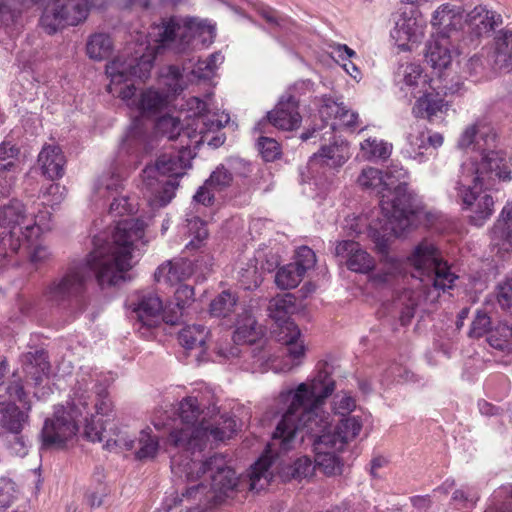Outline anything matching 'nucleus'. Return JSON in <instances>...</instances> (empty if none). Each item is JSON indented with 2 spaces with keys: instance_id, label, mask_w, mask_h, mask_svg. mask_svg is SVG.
Returning a JSON list of instances; mask_svg holds the SVG:
<instances>
[{
  "instance_id": "37",
  "label": "nucleus",
  "mask_w": 512,
  "mask_h": 512,
  "mask_svg": "<svg viewBox=\"0 0 512 512\" xmlns=\"http://www.w3.org/2000/svg\"><path fill=\"white\" fill-rule=\"evenodd\" d=\"M238 298L230 291H223L210 303L209 314L214 318H227L235 311Z\"/></svg>"
},
{
  "instance_id": "43",
  "label": "nucleus",
  "mask_w": 512,
  "mask_h": 512,
  "mask_svg": "<svg viewBox=\"0 0 512 512\" xmlns=\"http://www.w3.org/2000/svg\"><path fill=\"white\" fill-rule=\"evenodd\" d=\"M284 345L287 349L286 361L284 362L281 370L289 372L303 364L306 357L307 347L302 336L298 340H292L290 343H286Z\"/></svg>"
},
{
  "instance_id": "44",
  "label": "nucleus",
  "mask_w": 512,
  "mask_h": 512,
  "mask_svg": "<svg viewBox=\"0 0 512 512\" xmlns=\"http://www.w3.org/2000/svg\"><path fill=\"white\" fill-rule=\"evenodd\" d=\"M360 147L363 156L368 160H386L392 152L391 144L377 138L365 139Z\"/></svg>"
},
{
  "instance_id": "36",
  "label": "nucleus",
  "mask_w": 512,
  "mask_h": 512,
  "mask_svg": "<svg viewBox=\"0 0 512 512\" xmlns=\"http://www.w3.org/2000/svg\"><path fill=\"white\" fill-rule=\"evenodd\" d=\"M239 325L233 333L236 344H254L266 334V329L260 322H238Z\"/></svg>"
},
{
  "instance_id": "24",
  "label": "nucleus",
  "mask_w": 512,
  "mask_h": 512,
  "mask_svg": "<svg viewBox=\"0 0 512 512\" xmlns=\"http://www.w3.org/2000/svg\"><path fill=\"white\" fill-rule=\"evenodd\" d=\"M82 370H91L92 374L94 375L93 380L89 381L88 392H87V395H88L87 403L89 404L91 391L95 390L96 402H95L94 408L96 410V414L101 415V416H111L113 413V403H112L111 399L109 398V394L107 391L108 383L102 382L101 375L99 373H97L96 370H94L92 368H88V367L87 368L82 367L79 372H81ZM88 411L90 412L89 408H88ZM90 415H91V417H93L92 414H90ZM92 420H94V418H92L91 421Z\"/></svg>"
},
{
  "instance_id": "3",
  "label": "nucleus",
  "mask_w": 512,
  "mask_h": 512,
  "mask_svg": "<svg viewBox=\"0 0 512 512\" xmlns=\"http://www.w3.org/2000/svg\"><path fill=\"white\" fill-rule=\"evenodd\" d=\"M211 34L210 27L196 19L179 21L174 18L154 25L149 37L157 43L151 46L150 42H141L132 47L130 43L121 53L106 65V74L110 78L107 90L111 94H117L132 77L145 79L153 67L156 50L169 48L177 53H183L194 47L195 42L201 41L204 34Z\"/></svg>"
},
{
  "instance_id": "62",
  "label": "nucleus",
  "mask_w": 512,
  "mask_h": 512,
  "mask_svg": "<svg viewBox=\"0 0 512 512\" xmlns=\"http://www.w3.org/2000/svg\"><path fill=\"white\" fill-rule=\"evenodd\" d=\"M162 77L163 83L169 92L178 94L183 90L182 71L178 66H168L166 72L162 74Z\"/></svg>"
},
{
  "instance_id": "13",
  "label": "nucleus",
  "mask_w": 512,
  "mask_h": 512,
  "mask_svg": "<svg viewBox=\"0 0 512 512\" xmlns=\"http://www.w3.org/2000/svg\"><path fill=\"white\" fill-rule=\"evenodd\" d=\"M119 98L133 110H137L143 116L159 113L167 104V96L155 89L148 88L136 96L133 83L126 84L119 91Z\"/></svg>"
},
{
  "instance_id": "39",
  "label": "nucleus",
  "mask_w": 512,
  "mask_h": 512,
  "mask_svg": "<svg viewBox=\"0 0 512 512\" xmlns=\"http://www.w3.org/2000/svg\"><path fill=\"white\" fill-rule=\"evenodd\" d=\"M373 241L375 244L376 251L381 254V261L384 263L387 272L386 274L393 275L402 271V262L388 254V238L386 234L381 235L379 232H374Z\"/></svg>"
},
{
  "instance_id": "54",
  "label": "nucleus",
  "mask_w": 512,
  "mask_h": 512,
  "mask_svg": "<svg viewBox=\"0 0 512 512\" xmlns=\"http://www.w3.org/2000/svg\"><path fill=\"white\" fill-rule=\"evenodd\" d=\"M343 103L337 102L331 97L324 96L322 98V104L319 108V115L325 125L323 128H327L329 130V124L331 122H336L339 114L342 112Z\"/></svg>"
},
{
  "instance_id": "52",
  "label": "nucleus",
  "mask_w": 512,
  "mask_h": 512,
  "mask_svg": "<svg viewBox=\"0 0 512 512\" xmlns=\"http://www.w3.org/2000/svg\"><path fill=\"white\" fill-rule=\"evenodd\" d=\"M359 125L360 121L358 113L348 109L346 106L343 105L342 112L339 114L337 121L331 122L329 124V130H326L323 133V136L333 135L334 131L337 128L355 130Z\"/></svg>"
},
{
  "instance_id": "8",
  "label": "nucleus",
  "mask_w": 512,
  "mask_h": 512,
  "mask_svg": "<svg viewBox=\"0 0 512 512\" xmlns=\"http://www.w3.org/2000/svg\"><path fill=\"white\" fill-rule=\"evenodd\" d=\"M191 150L182 145L177 153L160 155L154 165L145 167L142 173L143 185L147 191L159 193L155 201L159 206L167 205L179 186L178 178L190 167Z\"/></svg>"
},
{
  "instance_id": "16",
  "label": "nucleus",
  "mask_w": 512,
  "mask_h": 512,
  "mask_svg": "<svg viewBox=\"0 0 512 512\" xmlns=\"http://www.w3.org/2000/svg\"><path fill=\"white\" fill-rule=\"evenodd\" d=\"M126 308L138 318H157L162 320H170L166 318V303L153 292L136 291L129 295L126 300Z\"/></svg>"
},
{
  "instance_id": "51",
  "label": "nucleus",
  "mask_w": 512,
  "mask_h": 512,
  "mask_svg": "<svg viewBox=\"0 0 512 512\" xmlns=\"http://www.w3.org/2000/svg\"><path fill=\"white\" fill-rule=\"evenodd\" d=\"M63 16L72 17L74 22H67V26H75L83 22L88 16L85 0H63Z\"/></svg>"
},
{
  "instance_id": "23",
  "label": "nucleus",
  "mask_w": 512,
  "mask_h": 512,
  "mask_svg": "<svg viewBox=\"0 0 512 512\" xmlns=\"http://www.w3.org/2000/svg\"><path fill=\"white\" fill-rule=\"evenodd\" d=\"M30 406L25 411L21 410L15 403L7 402L0 405V426L3 433L22 432L29 423Z\"/></svg>"
},
{
  "instance_id": "26",
  "label": "nucleus",
  "mask_w": 512,
  "mask_h": 512,
  "mask_svg": "<svg viewBox=\"0 0 512 512\" xmlns=\"http://www.w3.org/2000/svg\"><path fill=\"white\" fill-rule=\"evenodd\" d=\"M499 19L500 15L479 5L466 14L465 23L476 36H481L494 30Z\"/></svg>"
},
{
  "instance_id": "4",
  "label": "nucleus",
  "mask_w": 512,
  "mask_h": 512,
  "mask_svg": "<svg viewBox=\"0 0 512 512\" xmlns=\"http://www.w3.org/2000/svg\"><path fill=\"white\" fill-rule=\"evenodd\" d=\"M334 389L335 382L330 374L319 371L310 383H301L295 390L281 392L280 400L290 401V404L273 433V445L278 442L280 451L287 452L294 447L300 433L302 441L309 437L313 443L330 433V415L322 405Z\"/></svg>"
},
{
  "instance_id": "35",
  "label": "nucleus",
  "mask_w": 512,
  "mask_h": 512,
  "mask_svg": "<svg viewBox=\"0 0 512 512\" xmlns=\"http://www.w3.org/2000/svg\"><path fill=\"white\" fill-rule=\"evenodd\" d=\"M208 335L209 331L203 324L192 323L187 324L180 330L178 340L184 348L193 349L204 345Z\"/></svg>"
},
{
  "instance_id": "17",
  "label": "nucleus",
  "mask_w": 512,
  "mask_h": 512,
  "mask_svg": "<svg viewBox=\"0 0 512 512\" xmlns=\"http://www.w3.org/2000/svg\"><path fill=\"white\" fill-rule=\"evenodd\" d=\"M41 0H0V28L8 33L23 26V14Z\"/></svg>"
},
{
  "instance_id": "15",
  "label": "nucleus",
  "mask_w": 512,
  "mask_h": 512,
  "mask_svg": "<svg viewBox=\"0 0 512 512\" xmlns=\"http://www.w3.org/2000/svg\"><path fill=\"white\" fill-rule=\"evenodd\" d=\"M267 122L283 131L299 128L302 122L299 101L291 94L283 95L275 108L267 113Z\"/></svg>"
},
{
  "instance_id": "38",
  "label": "nucleus",
  "mask_w": 512,
  "mask_h": 512,
  "mask_svg": "<svg viewBox=\"0 0 512 512\" xmlns=\"http://www.w3.org/2000/svg\"><path fill=\"white\" fill-rule=\"evenodd\" d=\"M409 149L408 153L413 159H418L420 162L428 150L427 135L424 127L415 124L410 127V132L407 136Z\"/></svg>"
},
{
  "instance_id": "11",
  "label": "nucleus",
  "mask_w": 512,
  "mask_h": 512,
  "mask_svg": "<svg viewBox=\"0 0 512 512\" xmlns=\"http://www.w3.org/2000/svg\"><path fill=\"white\" fill-rule=\"evenodd\" d=\"M184 472L191 481L198 480L208 473L215 503L221 502L238 484L235 471L226 465L225 458L221 455H214L206 461L191 460L184 464Z\"/></svg>"
},
{
  "instance_id": "55",
  "label": "nucleus",
  "mask_w": 512,
  "mask_h": 512,
  "mask_svg": "<svg viewBox=\"0 0 512 512\" xmlns=\"http://www.w3.org/2000/svg\"><path fill=\"white\" fill-rule=\"evenodd\" d=\"M187 227L190 235L193 237L187 244V247L198 248L202 241L208 237L206 223L197 216L187 219Z\"/></svg>"
},
{
  "instance_id": "9",
  "label": "nucleus",
  "mask_w": 512,
  "mask_h": 512,
  "mask_svg": "<svg viewBox=\"0 0 512 512\" xmlns=\"http://www.w3.org/2000/svg\"><path fill=\"white\" fill-rule=\"evenodd\" d=\"M408 260L414 267L412 276L419 279L424 287L446 291L453 287L457 279L439 249L428 240L420 242Z\"/></svg>"
},
{
  "instance_id": "20",
  "label": "nucleus",
  "mask_w": 512,
  "mask_h": 512,
  "mask_svg": "<svg viewBox=\"0 0 512 512\" xmlns=\"http://www.w3.org/2000/svg\"><path fill=\"white\" fill-rule=\"evenodd\" d=\"M194 101L196 102L197 110L194 120L195 131H198L200 134V139L196 143H202L206 140L209 132L220 130L229 121V116L227 114L210 113L206 102L198 98H195Z\"/></svg>"
},
{
  "instance_id": "40",
  "label": "nucleus",
  "mask_w": 512,
  "mask_h": 512,
  "mask_svg": "<svg viewBox=\"0 0 512 512\" xmlns=\"http://www.w3.org/2000/svg\"><path fill=\"white\" fill-rule=\"evenodd\" d=\"M113 43L109 35L96 33L92 35L86 45L87 54L91 59L103 60L112 51Z\"/></svg>"
},
{
  "instance_id": "45",
  "label": "nucleus",
  "mask_w": 512,
  "mask_h": 512,
  "mask_svg": "<svg viewBox=\"0 0 512 512\" xmlns=\"http://www.w3.org/2000/svg\"><path fill=\"white\" fill-rule=\"evenodd\" d=\"M155 129L158 134L166 136L169 140H174L178 137H190L189 131L182 129L180 120L170 115L159 118L155 124Z\"/></svg>"
},
{
  "instance_id": "25",
  "label": "nucleus",
  "mask_w": 512,
  "mask_h": 512,
  "mask_svg": "<svg viewBox=\"0 0 512 512\" xmlns=\"http://www.w3.org/2000/svg\"><path fill=\"white\" fill-rule=\"evenodd\" d=\"M396 81L401 85V90L405 87L411 90V95L417 97L418 93L426 87V77L422 75L420 65L415 63H404L399 65L396 71Z\"/></svg>"
},
{
  "instance_id": "63",
  "label": "nucleus",
  "mask_w": 512,
  "mask_h": 512,
  "mask_svg": "<svg viewBox=\"0 0 512 512\" xmlns=\"http://www.w3.org/2000/svg\"><path fill=\"white\" fill-rule=\"evenodd\" d=\"M223 61L224 56L220 52L213 53L206 60L198 63L194 73L199 78H209Z\"/></svg>"
},
{
  "instance_id": "22",
  "label": "nucleus",
  "mask_w": 512,
  "mask_h": 512,
  "mask_svg": "<svg viewBox=\"0 0 512 512\" xmlns=\"http://www.w3.org/2000/svg\"><path fill=\"white\" fill-rule=\"evenodd\" d=\"M392 37L396 40L398 46L406 50L409 48V43H417L423 37V29L418 21L413 16L407 17L403 13L396 21L395 28L392 32Z\"/></svg>"
},
{
  "instance_id": "2",
  "label": "nucleus",
  "mask_w": 512,
  "mask_h": 512,
  "mask_svg": "<svg viewBox=\"0 0 512 512\" xmlns=\"http://www.w3.org/2000/svg\"><path fill=\"white\" fill-rule=\"evenodd\" d=\"M496 143L494 128L484 121L466 127L458 140L460 148L473 147L479 152V157L461 165L455 187L463 208L471 212L470 222L476 226H481L494 210L493 197L486 191L512 179V158L506 151L496 149Z\"/></svg>"
},
{
  "instance_id": "50",
  "label": "nucleus",
  "mask_w": 512,
  "mask_h": 512,
  "mask_svg": "<svg viewBox=\"0 0 512 512\" xmlns=\"http://www.w3.org/2000/svg\"><path fill=\"white\" fill-rule=\"evenodd\" d=\"M139 449L135 456L139 460L152 459L157 455L159 449V441L157 437L151 436L148 430L140 432Z\"/></svg>"
},
{
  "instance_id": "61",
  "label": "nucleus",
  "mask_w": 512,
  "mask_h": 512,
  "mask_svg": "<svg viewBox=\"0 0 512 512\" xmlns=\"http://www.w3.org/2000/svg\"><path fill=\"white\" fill-rule=\"evenodd\" d=\"M258 149L261 153L262 158L266 162H273L280 158L281 148L279 143L269 137H260L258 140Z\"/></svg>"
},
{
  "instance_id": "5",
  "label": "nucleus",
  "mask_w": 512,
  "mask_h": 512,
  "mask_svg": "<svg viewBox=\"0 0 512 512\" xmlns=\"http://www.w3.org/2000/svg\"><path fill=\"white\" fill-rule=\"evenodd\" d=\"M91 370H82L77 373L76 383L72 389L70 401L67 406L56 407L51 418L44 422L41 437L46 447H63L72 440L79 430V422L88 421V386L93 380Z\"/></svg>"
},
{
  "instance_id": "12",
  "label": "nucleus",
  "mask_w": 512,
  "mask_h": 512,
  "mask_svg": "<svg viewBox=\"0 0 512 512\" xmlns=\"http://www.w3.org/2000/svg\"><path fill=\"white\" fill-rule=\"evenodd\" d=\"M84 434L92 442L104 441L108 450H131L134 447V437L117 427L114 420L108 419L104 423L92 420L85 424Z\"/></svg>"
},
{
  "instance_id": "10",
  "label": "nucleus",
  "mask_w": 512,
  "mask_h": 512,
  "mask_svg": "<svg viewBox=\"0 0 512 512\" xmlns=\"http://www.w3.org/2000/svg\"><path fill=\"white\" fill-rule=\"evenodd\" d=\"M51 212L44 206L29 217L22 201L13 198L0 205V227L18 231L27 242L33 243L41 233L50 230Z\"/></svg>"
},
{
  "instance_id": "14",
  "label": "nucleus",
  "mask_w": 512,
  "mask_h": 512,
  "mask_svg": "<svg viewBox=\"0 0 512 512\" xmlns=\"http://www.w3.org/2000/svg\"><path fill=\"white\" fill-rule=\"evenodd\" d=\"M334 256L340 264H344L352 272L367 274L375 267L374 258L353 240H342L334 249Z\"/></svg>"
},
{
  "instance_id": "33",
  "label": "nucleus",
  "mask_w": 512,
  "mask_h": 512,
  "mask_svg": "<svg viewBox=\"0 0 512 512\" xmlns=\"http://www.w3.org/2000/svg\"><path fill=\"white\" fill-rule=\"evenodd\" d=\"M426 61L434 69L442 70L447 68L451 61L452 56L448 48L447 39L434 40L428 43L426 49Z\"/></svg>"
},
{
  "instance_id": "46",
  "label": "nucleus",
  "mask_w": 512,
  "mask_h": 512,
  "mask_svg": "<svg viewBox=\"0 0 512 512\" xmlns=\"http://www.w3.org/2000/svg\"><path fill=\"white\" fill-rule=\"evenodd\" d=\"M494 62L500 69L512 66V31H505L497 39Z\"/></svg>"
},
{
  "instance_id": "34",
  "label": "nucleus",
  "mask_w": 512,
  "mask_h": 512,
  "mask_svg": "<svg viewBox=\"0 0 512 512\" xmlns=\"http://www.w3.org/2000/svg\"><path fill=\"white\" fill-rule=\"evenodd\" d=\"M271 464L272 458L265 454L251 466L249 472L251 491H260L269 485L272 478V473L269 471Z\"/></svg>"
},
{
  "instance_id": "1",
  "label": "nucleus",
  "mask_w": 512,
  "mask_h": 512,
  "mask_svg": "<svg viewBox=\"0 0 512 512\" xmlns=\"http://www.w3.org/2000/svg\"><path fill=\"white\" fill-rule=\"evenodd\" d=\"M144 222L126 218L117 223L111 238L96 236L93 250L84 258L68 263L65 270L44 288L43 296L70 317H80L88 308V285L94 273L101 288L116 285L132 268L134 251L144 236Z\"/></svg>"
},
{
  "instance_id": "30",
  "label": "nucleus",
  "mask_w": 512,
  "mask_h": 512,
  "mask_svg": "<svg viewBox=\"0 0 512 512\" xmlns=\"http://www.w3.org/2000/svg\"><path fill=\"white\" fill-rule=\"evenodd\" d=\"M322 436L318 441L313 443L315 452V465L322 468L325 474L334 475L341 472V463L336 452L340 450L333 449Z\"/></svg>"
},
{
  "instance_id": "41",
  "label": "nucleus",
  "mask_w": 512,
  "mask_h": 512,
  "mask_svg": "<svg viewBox=\"0 0 512 512\" xmlns=\"http://www.w3.org/2000/svg\"><path fill=\"white\" fill-rule=\"evenodd\" d=\"M304 276L303 269H299L297 265L289 263L277 271L275 283L280 289H293L299 285Z\"/></svg>"
},
{
  "instance_id": "19",
  "label": "nucleus",
  "mask_w": 512,
  "mask_h": 512,
  "mask_svg": "<svg viewBox=\"0 0 512 512\" xmlns=\"http://www.w3.org/2000/svg\"><path fill=\"white\" fill-rule=\"evenodd\" d=\"M329 144L321 145L311 158V164H320L332 168L341 167L349 159V148L343 141H338L334 134L329 135Z\"/></svg>"
},
{
  "instance_id": "42",
  "label": "nucleus",
  "mask_w": 512,
  "mask_h": 512,
  "mask_svg": "<svg viewBox=\"0 0 512 512\" xmlns=\"http://www.w3.org/2000/svg\"><path fill=\"white\" fill-rule=\"evenodd\" d=\"M268 309L271 320H288L297 310L295 298L291 294L274 298L270 301Z\"/></svg>"
},
{
  "instance_id": "29",
  "label": "nucleus",
  "mask_w": 512,
  "mask_h": 512,
  "mask_svg": "<svg viewBox=\"0 0 512 512\" xmlns=\"http://www.w3.org/2000/svg\"><path fill=\"white\" fill-rule=\"evenodd\" d=\"M423 95L418 97L412 112L417 118H427L431 120L438 113H443L447 110V103L439 93L428 92L426 89L422 90Z\"/></svg>"
},
{
  "instance_id": "6",
  "label": "nucleus",
  "mask_w": 512,
  "mask_h": 512,
  "mask_svg": "<svg viewBox=\"0 0 512 512\" xmlns=\"http://www.w3.org/2000/svg\"><path fill=\"white\" fill-rule=\"evenodd\" d=\"M380 206L386 219L385 231L396 237L402 236L414 226L420 213L414 197L407 189V172L400 164H391L383 175Z\"/></svg>"
},
{
  "instance_id": "47",
  "label": "nucleus",
  "mask_w": 512,
  "mask_h": 512,
  "mask_svg": "<svg viewBox=\"0 0 512 512\" xmlns=\"http://www.w3.org/2000/svg\"><path fill=\"white\" fill-rule=\"evenodd\" d=\"M270 330L271 336L283 345L292 340H298L302 336L295 322H272Z\"/></svg>"
},
{
  "instance_id": "7",
  "label": "nucleus",
  "mask_w": 512,
  "mask_h": 512,
  "mask_svg": "<svg viewBox=\"0 0 512 512\" xmlns=\"http://www.w3.org/2000/svg\"><path fill=\"white\" fill-rule=\"evenodd\" d=\"M202 409L197 398L188 396L181 400L178 407L180 426L175 427L169 435V443L186 451H202L209 437L224 441L236 431V421L225 418L221 425L210 427L205 421L199 422Z\"/></svg>"
},
{
  "instance_id": "57",
  "label": "nucleus",
  "mask_w": 512,
  "mask_h": 512,
  "mask_svg": "<svg viewBox=\"0 0 512 512\" xmlns=\"http://www.w3.org/2000/svg\"><path fill=\"white\" fill-rule=\"evenodd\" d=\"M458 15H460V7L446 3L434 11L431 18V24L434 27H440L442 25L448 26L451 24L452 19Z\"/></svg>"
},
{
  "instance_id": "49",
  "label": "nucleus",
  "mask_w": 512,
  "mask_h": 512,
  "mask_svg": "<svg viewBox=\"0 0 512 512\" xmlns=\"http://www.w3.org/2000/svg\"><path fill=\"white\" fill-rule=\"evenodd\" d=\"M0 438L11 454L18 457H24L28 454L30 442L22 432L2 433Z\"/></svg>"
},
{
  "instance_id": "18",
  "label": "nucleus",
  "mask_w": 512,
  "mask_h": 512,
  "mask_svg": "<svg viewBox=\"0 0 512 512\" xmlns=\"http://www.w3.org/2000/svg\"><path fill=\"white\" fill-rule=\"evenodd\" d=\"M363 427V421L360 416L351 415L342 418L335 426L333 431L323 435L324 441H327L333 449L343 450L345 446L353 441L360 433Z\"/></svg>"
},
{
  "instance_id": "31",
  "label": "nucleus",
  "mask_w": 512,
  "mask_h": 512,
  "mask_svg": "<svg viewBox=\"0 0 512 512\" xmlns=\"http://www.w3.org/2000/svg\"><path fill=\"white\" fill-rule=\"evenodd\" d=\"M194 289L189 285H180L171 300L166 302V318L178 320L186 316V310L192 304Z\"/></svg>"
},
{
  "instance_id": "28",
  "label": "nucleus",
  "mask_w": 512,
  "mask_h": 512,
  "mask_svg": "<svg viewBox=\"0 0 512 512\" xmlns=\"http://www.w3.org/2000/svg\"><path fill=\"white\" fill-rule=\"evenodd\" d=\"M24 358V370L27 379L32 380L35 386L40 385L50 371L47 352L43 349H38L26 353Z\"/></svg>"
},
{
  "instance_id": "56",
  "label": "nucleus",
  "mask_w": 512,
  "mask_h": 512,
  "mask_svg": "<svg viewBox=\"0 0 512 512\" xmlns=\"http://www.w3.org/2000/svg\"><path fill=\"white\" fill-rule=\"evenodd\" d=\"M384 177L382 172L374 167H365L358 176L357 183L365 189H383Z\"/></svg>"
},
{
  "instance_id": "27",
  "label": "nucleus",
  "mask_w": 512,
  "mask_h": 512,
  "mask_svg": "<svg viewBox=\"0 0 512 512\" xmlns=\"http://www.w3.org/2000/svg\"><path fill=\"white\" fill-rule=\"evenodd\" d=\"M63 0H52L45 6L40 17V26L47 34H54L65 28L67 22H74L72 17L63 16Z\"/></svg>"
},
{
  "instance_id": "59",
  "label": "nucleus",
  "mask_w": 512,
  "mask_h": 512,
  "mask_svg": "<svg viewBox=\"0 0 512 512\" xmlns=\"http://www.w3.org/2000/svg\"><path fill=\"white\" fill-rule=\"evenodd\" d=\"M146 138V130L143 125L135 120L132 126L127 131V134L123 140V147L129 149L138 148L144 145Z\"/></svg>"
},
{
  "instance_id": "64",
  "label": "nucleus",
  "mask_w": 512,
  "mask_h": 512,
  "mask_svg": "<svg viewBox=\"0 0 512 512\" xmlns=\"http://www.w3.org/2000/svg\"><path fill=\"white\" fill-rule=\"evenodd\" d=\"M232 179V174L225 169L224 166H219L212 172L209 179L205 182L207 186L220 191L228 187L231 184Z\"/></svg>"
},
{
  "instance_id": "58",
  "label": "nucleus",
  "mask_w": 512,
  "mask_h": 512,
  "mask_svg": "<svg viewBox=\"0 0 512 512\" xmlns=\"http://www.w3.org/2000/svg\"><path fill=\"white\" fill-rule=\"evenodd\" d=\"M280 254L278 249H260L257 251L254 261L260 263L262 272H272L280 263Z\"/></svg>"
},
{
  "instance_id": "21",
  "label": "nucleus",
  "mask_w": 512,
  "mask_h": 512,
  "mask_svg": "<svg viewBox=\"0 0 512 512\" xmlns=\"http://www.w3.org/2000/svg\"><path fill=\"white\" fill-rule=\"evenodd\" d=\"M65 162V157L58 145H45L38 155L42 172L50 180L59 179L64 175Z\"/></svg>"
},
{
  "instance_id": "53",
  "label": "nucleus",
  "mask_w": 512,
  "mask_h": 512,
  "mask_svg": "<svg viewBox=\"0 0 512 512\" xmlns=\"http://www.w3.org/2000/svg\"><path fill=\"white\" fill-rule=\"evenodd\" d=\"M262 271L258 269L253 261L246 264V267L239 271V283L242 288L252 290L262 282Z\"/></svg>"
},
{
  "instance_id": "32",
  "label": "nucleus",
  "mask_w": 512,
  "mask_h": 512,
  "mask_svg": "<svg viewBox=\"0 0 512 512\" xmlns=\"http://www.w3.org/2000/svg\"><path fill=\"white\" fill-rule=\"evenodd\" d=\"M189 266L184 261H167L160 265L154 273L157 282L174 285L184 280L189 275Z\"/></svg>"
},
{
  "instance_id": "48",
  "label": "nucleus",
  "mask_w": 512,
  "mask_h": 512,
  "mask_svg": "<svg viewBox=\"0 0 512 512\" xmlns=\"http://www.w3.org/2000/svg\"><path fill=\"white\" fill-rule=\"evenodd\" d=\"M25 239L18 231L8 230L0 235V258L9 259L17 254Z\"/></svg>"
},
{
  "instance_id": "60",
  "label": "nucleus",
  "mask_w": 512,
  "mask_h": 512,
  "mask_svg": "<svg viewBox=\"0 0 512 512\" xmlns=\"http://www.w3.org/2000/svg\"><path fill=\"white\" fill-rule=\"evenodd\" d=\"M333 53L343 61L342 66L351 77L356 79L360 75L358 68L350 61L356 55L354 50L345 44H337L334 47Z\"/></svg>"
}]
</instances>
